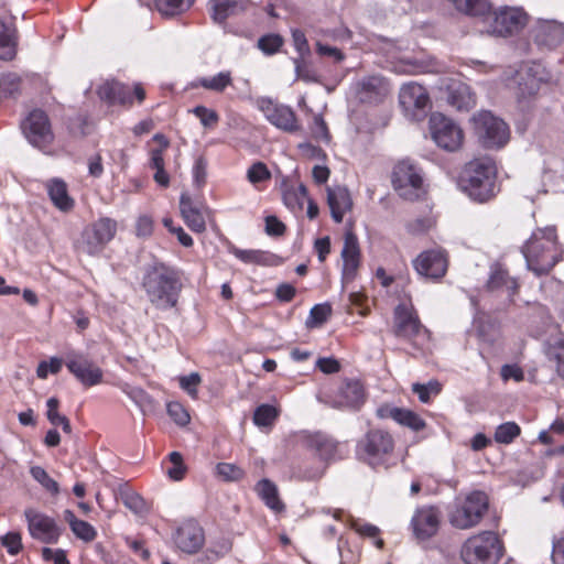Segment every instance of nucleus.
I'll return each mask as SVG.
<instances>
[{
	"mask_svg": "<svg viewBox=\"0 0 564 564\" xmlns=\"http://www.w3.org/2000/svg\"><path fill=\"white\" fill-rule=\"evenodd\" d=\"M24 516L30 535L45 544H55L62 535V528L54 518L35 509H26Z\"/></svg>",
	"mask_w": 564,
	"mask_h": 564,
	"instance_id": "4468645a",
	"label": "nucleus"
},
{
	"mask_svg": "<svg viewBox=\"0 0 564 564\" xmlns=\"http://www.w3.org/2000/svg\"><path fill=\"white\" fill-rule=\"evenodd\" d=\"M532 32L535 43L547 48H553L564 41V24L554 20L539 21Z\"/></svg>",
	"mask_w": 564,
	"mask_h": 564,
	"instance_id": "b1692460",
	"label": "nucleus"
},
{
	"mask_svg": "<svg viewBox=\"0 0 564 564\" xmlns=\"http://www.w3.org/2000/svg\"><path fill=\"white\" fill-rule=\"evenodd\" d=\"M116 232L115 220L107 217L100 218L83 230L79 249L89 256L98 254L113 239Z\"/></svg>",
	"mask_w": 564,
	"mask_h": 564,
	"instance_id": "9d476101",
	"label": "nucleus"
},
{
	"mask_svg": "<svg viewBox=\"0 0 564 564\" xmlns=\"http://www.w3.org/2000/svg\"><path fill=\"white\" fill-rule=\"evenodd\" d=\"M488 508V498L482 491H474L457 498L448 511L449 523L459 530L475 527Z\"/></svg>",
	"mask_w": 564,
	"mask_h": 564,
	"instance_id": "423d86ee",
	"label": "nucleus"
},
{
	"mask_svg": "<svg viewBox=\"0 0 564 564\" xmlns=\"http://www.w3.org/2000/svg\"><path fill=\"white\" fill-rule=\"evenodd\" d=\"M447 254L442 249H432L422 252L414 260V268L420 275L430 279H440L447 271Z\"/></svg>",
	"mask_w": 564,
	"mask_h": 564,
	"instance_id": "aec40b11",
	"label": "nucleus"
},
{
	"mask_svg": "<svg viewBox=\"0 0 564 564\" xmlns=\"http://www.w3.org/2000/svg\"><path fill=\"white\" fill-rule=\"evenodd\" d=\"M473 121L475 132L485 148L499 149L509 141V127L490 111L478 112L473 117Z\"/></svg>",
	"mask_w": 564,
	"mask_h": 564,
	"instance_id": "1a4fd4ad",
	"label": "nucleus"
},
{
	"mask_svg": "<svg viewBox=\"0 0 564 564\" xmlns=\"http://www.w3.org/2000/svg\"><path fill=\"white\" fill-rule=\"evenodd\" d=\"M430 130L435 143L446 151H456L463 143L464 133L460 127L440 112L431 116Z\"/></svg>",
	"mask_w": 564,
	"mask_h": 564,
	"instance_id": "f8f14e48",
	"label": "nucleus"
},
{
	"mask_svg": "<svg viewBox=\"0 0 564 564\" xmlns=\"http://www.w3.org/2000/svg\"><path fill=\"white\" fill-rule=\"evenodd\" d=\"M279 416L276 408L270 404L259 405L253 413V423L259 427L272 426Z\"/></svg>",
	"mask_w": 564,
	"mask_h": 564,
	"instance_id": "79ce46f5",
	"label": "nucleus"
},
{
	"mask_svg": "<svg viewBox=\"0 0 564 564\" xmlns=\"http://www.w3.org/2000/svg\"><path fill=\"white\" fill-rule=\"evenodd\" d=\"M502 554V542L491 531L470 536L462 547V558L466 564H496Z\"/></svg>",
	"mask_w": 564,
	"mask_h": 564,
	"instance_id": "20e7f679",
	"label": "nucleus"
},
{
	"mask_svg": "<svg viewBox=\"0 0 564 564\" xmlns=\"http://www.w3.org/2000/svg\"><path fill=\"white\" fill-rule=\"evenodd\" d=\"M354 90L360 102L378 105L383 102L391 94V85L386 77L372 74L356 80Z\"/></svg>",
	"mask_w": 564,
	"mask_h": 564,
	"instance_id": "2eb2a0df",
	"label": "nucleus"
},
{
	"mask_svg": "<svg viewBox=\"0 0 564 564\" xmlns=\"http://www.w3.org/2000/svg\"><path fill=\"white\" fill-rule=\"evenodd\" d=\"M528 269L536 275L546 274L561 260L563 250L554 227L538 228L521 249Z\"/></svg>",
	"mask_w": 564,
	"mask_h": 564,
	"instance_id": "f257e3e1",
	"label": "nucleus"
},
{
	"mask_svg": "<svg viewBox=\"0 0 564 564\" xmlns=\"http://www.w3.org/2000/svg\"><path fill=\"white\" fill-rule=\"evenodd\" d=\"M400 106L406 113L415 115L417 110H425L430 105L426 89L414 82L404 84L399 93Z\"/></svg>",
	"mask_w": 564,
	"mask_h": 564,
	"instance_id": "5701e85b",
	"label": "nucleus"
},
{
	"mask_svg": "<svg viewBox=\"0 0 564 564\" xmlns=\"http://www.w3.org/2000/svg\"><path fill=\"white\" fill-rule=\"evenodd\" d=\"M180 210L186 226L194 232L206 230L205 218L197 207L194 206L188 193L184 192L180 197Z\"/></svg>",
	"mask_w": 564,
	"mask_h": 564,
	"instance_id": "c756f323",
	"label": "nucleus"
},
{
	"mask_svg": "<svg viewBox=\"0 0 564 564\" xmlns=\"http://www.w3.org/2000/svg\"><path fill=\"white\" fill-rule=\"evenodd\" d=\"M283 199L290 208H302L304 200L307 199V189L302 184L295 188L286 189L283 194Z\"/></svg>",
	"mask_w": 564,
	"mask_h": 564,
	"instance_id": "09e8293b",
	"label": "nucleus"
},
{
	"mask_svg": "<svg viewBox=\"0 0 564 564\" xmlns=\"http://www.w3.org/2000/svg\"><path fill=\"white\" fill-rule=\"evenodd\" d=\"M496 175L497 169L492 159H475L465 165L459 186L471 199L487 202L496 195Z\"/></svg>",
	"mask_w": 564,
	"mask_h": 564,
	"instance_id": "7ed1b4c3",
	"label": "nucleus"
},
{
	"mask_svg": "<svg viewBox=\"0 0 564 564\" xmlns=\"http://www.w3.org/2000/svg\"><path fill=\"white\" fill-rule=\"evenodd\" d=\"M327 203L332 218L335 223H341L344 215L350 210L352 200L347 188L341 186L327 188Z\"/></svg>",
	"mask_w": 564,
	"mask_h": 564,
	"instance_id": "cd10ccee",
	"label": "nucleus"
},
{
	"mask_svg": "<svg viewBox=\"0 0 564 564\" xmlns=\"http://www.w3.org/2000/svg\"><path fill=\"white\" fill-rule=\"evenodd\" d=\"M172 467L167 469V475L172 480H182L186 473V467L183 463V457L178 452H172L169 455Z\"/></svg>",
	"mask_w": 564,
	"mask_h": 564,
	"instance_id": "864d4df0",
	"label": "nucleus"
},
{
	"mask_svg": "<svg viewBox=\"0 0 564 564\" xmlns=\"http://www.w3.org/2000/svg\"><path fill=\"white\" fill-rule=\"evenodd\" d=\"M547 356L556 362V371L564 379V336H556L550 341Z\"/></svg>",
	"mask_w": 564,
	"mask_h": 564,
	"instance_id": "a19ab883",
	"label": "nucleus"
},
{
	"mask_svg": "<svg viewBox=\"0 0 564 564\" xmlns=\"http://www.w3.org/2000/svg\"><path fill=\"white\" fill-rule=\"evenodd\" d=\"M20 89L21 78L17 74H8L0 79V96L15 97Z\"/></svg>",
	"mask_w": 564,
	"mask_h": 564,
	"instance_id": "8fccbe9b",
	"label": "nucleus"
},
{
	"mask_svg": "<svg viewBox=\"0 0 564 564\" xmlns=\"http://www.w3.org/2000/svg\"><path fill=\"white\" fill-rule=\"evenodd\" d=\"M30 474L51 495L57 496L59 494L57 481H55L43 467L33 466L30 469Z\"/></svg>",
	"mask_w": 564,
	"mask_h": 564,
	"instance_id": "c03bdc74",
	"label": "nucleus"
},
{
	"mask_svg": "<svg viewBox=\"0 0 564 564\" xmlns=\"http://www.w3.org/2000/svg\"><path fill=\"white\" fill-rule=\"evenodd\" d=\"M142 285L151 304L161 311L176 306L182 284L174 271L164 265L149 269Z\"/></svg>",
	"mask_w": 564,
	"mask_h": 564,
	"instance_id": "f03ea898",
	"label": "nucleus"
},
{
	"mask_svg": "<svg viewBox=\"0 0 564 564\" xmlns=\"http://www.w3.org/2000/svg\"><path fill=\"white\" fill-rule=\"evenodd\" d=\"M247 178L251 184L256 185L269 181L271 178V172L264 163L256 162L248 169Z\"/></svg>",
	"mask_w": 564,
	"mask_h": 564,
	"instance_id": "5fc2aeb1",
	"label": "nucleus"
},
{
	"mask_svg": "<svg viewBox=\"0 0 564 564\" xmlns=\"http://www.w3.org/2000/svg\"><path fill=\"white\" fill-rule=\"evenodd\" d=\"M316 53L319 56H327L334 59L336 63H340L345 59V54L337 47L324 44L321 41L315 43Z\"/></svg>",
	"mask_w": 564,
	"mask_h": 564,
	"instance_id": "0e129e2a",
	"label": "nucleus"
},
{
	"mask_svg": "<svg viewBox=\"0 0 564 564\" xmlns=\"http://www.w3.org/2000/svg\"><path fill=\"white\" fill-rule=\"evenodd\" d=\"M391 182L394 191L405 200H417L426 193L422 170L408 159L394 165Z\"/></svg>",
	"mask_w": 564,
	"mask_h": 564,
	"instance_id": "0eeeda50",
	"label": "nucleus"
},
{
	"mask_svg": "<svg viewBox=\"0 0 564 564\" xmlns=\"http://www.w3.org/2000/svg\"><path fill=\"white\" fill-rule=\"evenodd\" d=\"M180 387L186 391L192 398L197 397V388L200 383V376L197 372H192L188 376L180 378Z\"/></svg>",
	"mask_w": 564,
	"mask_h": 564,
	"instance_id": "680f3d73",
	"label": "nucleus"
},
{
	"mask_svg": "<svg viewBox=\"0 0 564 564\" xmlns=\"http://www.w3.org/2000/svg\"><path fill=\"white\" fill-rule=\"evenodd\" d=\"M97 94L101 100L110 105H121L124 107L132 105L131 89L129 86L116 80H107L101 84L97 89Z\"/></svg>",
	"mask_w": 564,
	"mask_h": 564,
	"instance_id": "bb28decb",
	"label": "nucleus"
},
{
	"mask_svg": "<svg viewBox=\"0 0 564 564\" xmlns=\"http://www.w3.org/2000/svg\"><path fill=\"white\" fill-rule=\"evenodd\" d=\"M21 129L26 140L40 150L50 147L54 140L50 119L41 109L32 110L21 122Z\"/></svg>",
	"mask_w": 564,
	"mask_h": 564,
	"instance_id": "9b49d317",
	"label": "nucleus"
},
{
	"mask_svg": "<svg viewBox=\"0 0 564 564\" xmlns=\"http://www.w3.org/2000/svg\"><path fill=\"white\" fill-rule=\"evenodd\" d=\"M332 313L328 304H317L312 307L310 312V322L312 325H319L324 323Z\"/></svg>",
	"mask_w": 564,
	"mask_h": 564,
	"instance_id": "69168bd1",
	"label": "nucleus"
},
{
	"mask_svg": "<svg viewBox=\"0 0 564 564\" xmlns=\"http://www.w3.org/2000/svg\"><path fill=\"white\" fill-rule=\"evenodd\" d=\"M167 413L181 426L189 423V414L180 402L167 403Z\"/></svg>",
	"mask_w": 564,
	"mask_h": 564,
	"instance_id": "bf43d9fd",
	"label": "nucleus"
},
{
	"mask_svg": "<svg viewBox=\"0 0 564 564\" xmlns=\"http://www.w3.org/2000/svg\"><path fill=\"white\" fill-rule=\"evenodd\" d=\"M256 490L271 510L280 512L284 509V505L279 498L276 486L269 479L260 480L257 484Z\"/></svg>",
	"mask_w": 564,
	"mask_h": 564,
	"instance_id": "f704fd0d",
	"label": "nucleus"
},
{
	"mask_svg": "<svg viewBox=\"0 0 564 564\" xmlns=\"http://www.w3.org/2000/svg\"><path fill=\"white\" fill-rule=\"evenodd\" d=\"M47 193L53 204L63 212H68L74 206V200L68 195L67 185L62 180H51L47 185Z\"/></svg>",
	"mask_w": 564,
	"mask_h": 564,
	"instance_id": "473e14b6",
	"label": "nucleus"
},
{
	"mask_svg": "<svg viewBox=\"0 0 564 564\" xmlns=\"http://www.w3.org/2000/svg\"><path fill=\"white\" fill-rule=\"evenodd\" d=\"M362 384L357 380H347L337 390L319 399L325 404L339 410H358L365 402Z\"/></svg>",
	"mask_w": 564,
	"mask_h": 564,
	"instance_id": "ddd939ff",
	"label": "nucleus"
},
{
	"mask_svg": "<svg viewBox=\"0 0 564 564\" xmlns=\"http://www.w3.org/2000/svg\"><path fill=\"white\" fill-rule=\"evenodd\" d=\"M232 85L230 70L219 72L214 76L200 77L197 79V86L215 93H223L228 86Z\"/></svg>",
	"mask_w": 564,
	"mask_h": 564,
	"instance_id": "e433bc0d",
	"label": "nucleus"
},
{
	"mask_svg": "<svg viewBox=\"0 0 564 564\" xmlns=\"http://www.w3.org/2000/svg\"><path fill=\"white\" fill-rule=\"evenodd\" d=\"M17 30L0 20V59L12 61L17 55Z\"/></svg>",
	"mask_w": 564,
	"mask_h": 564,
	"instance_id": "2f4dec72",
	"label": "nucleus"
},
{
	"mask_svg": "<svg viewBox=\"0 0 564 564\" xmlns=\"http://www.w3.org/2000/svg\"><path fill=\"white\" fill-rule=\"evenodd\" d=\"M283 37L275 33H270L261 36L258 40V47L267 55L275 54L283 45Z\"/></svg>",
	"mask_w": 564,
	"mask_h": 564,
	"instance_id": "49530a36",
	"label": "nucleus"
},
{
	"mask_svg": "<svg viewBox=\"0 0 564 564\" xmlns=\"http://www.w3.org/2000/svg\"><path fill=\"white\" fill-rule=\"evenodd\" d=\"M192 112L200 120V123L205 128H213L219 121L218 113L213 109L206 108L205 106H196Z\"/></svg>",
	"mask_w": 564,
	"mask_h": 564,
	"instance_id": "6e6d98bb",
	"label": "nucleus"
},
{
	"mask_svg": "<svg viewBox=\"0 0 564 564\" xmlns=\"http://www.w3.org/2000/svg\"><path fill=\"white\" fill-rule=\"evenodd\" d=\"M441 524L440 511L431 506L419 508L412 519L411 527L417 540L424 541L434 536Z\"/></svg>",
	"mask_w": 564,
	"mask_h": 564,
	"instance_id": "412c9836",
	"label": "nucleus"
},
{
	"mask_svg": "<svg viewBox=\"0 0 564 564\" xmlns=\"http://www.w3.org/2000/svg\"><path fill=\"white\" fill-rule=\"evenodd\" d=\"M302 443L306 449L315 453L318 459L327 464L339 457V443L325 433H305Z\"/></svg>",
	"mask_w": 564,
	"mask_h": 564,
	"instance_id": "6ab92c4d",
	"label": "nucleus"
},
{
	"mask_svg": "<svg viewBox=\"0 0 564 564\" xmlns=\"http://www.w3.org/2000/svg\"><path fill=\"white\" fill-rule=\"evenodd\" d=\"M216 475L224 481H239L245 477V471L235 464L219 463L216 466Z\"/></svg>",
	"mask_w": 564,
	"mask_h": 564,
	"instance_id": "a18cd8bd",
	"label": "nucleus"
},
{
	"mask_svg": "<svg viewBox=\"0 0 564 564\" xmlns=\"http://www.w3.org/2000/svg\"><path fill=\"white\" fill-rule=\"evenodd\" d=\"M487 286L491 291L505 289L508 295L511 296L517 292L518 283L505 270L496 269L491 272Z\"/></svg>",
	"mask_w": 564,
	"mask_h": 564,
	"instance_id": "c9c22d12",
	"label": "nucleus"
},
{
	"mask_svg": "<svg viewBox=\"0 0 564 564\" xmlns=\"http://www.w3.org/2000/svg\"><path fill=\"white\" fill-rule=\"evenodd\" d=\"M527 23V14L518 8H501L494 13L490 33L498 36L511 35Z\"/></svg>",
	"mask_w": 564,
	"mask_h": 564,
	"instance_id": "a211bd4d",
	"label": "nucleus"
},
{
	"mask_svg": "<svg viewBox=\"0 0 564 564\" xmlns=\"http://www.w3.org/2000/svg\"><path fill=\"white\" fill-rule=\"evenodd\" d=\"M42 557L44 561L53 562L54 564H69V561L66 557V552L62 549H42Z\"/></svg>",
	"mask_w": 564,
	"mask_h": 564,
	"instance_id": "774afa93",
	"label": "nucleus"
},
{
	"mask_svg": "<svg viewBox=\"0 0 564 564\" xmlns=\"http://www.w3.org/2000/svg\"><path fill=\"white\" fill-rule=\"evenodd\" d=\"M393 334L417 349L427 348L430 343L429 329L422 325L413 306L404 303L394 308Z\"/></svg>",
	"mask_w": 564,
	"mask_h": 564,
	"instance_id": "39448f33",
	"label": "nucleus"
},
{
	"mask_svg": "<svg viewBox=\"0 0 564 564\" xmlns=\"http://www.w3.org/2000/svg\"><path fill=\"white\" fill-rule=\"evenodd\" d=\"M327 467V463L317 458L312 463H305L302 466H300L297 470L294 471V477H296L300 480H317L324 476Z\"/></svg>",
	"mask_w": 564,
	"mask_h": 564,
	"instance_id": "4c0bfd02",
	"label": "nucleus"
},
{
	"mask_svg": "<svg viewBox=\"0 0 564 564\" xmlns=\"http://www.w3.org/2000/svg\"><path fill=\"white\" fill-rule=\"evenodd\" d=\"M398 423L415 432L422 431L425 427V421L419 414L406 409L401 410Z\"/></svg>",
	"mask_w": 564,
	"mask_h": 564,
	"instance_id": "603ef678",
	"label": "nucleus"
},
{
	"mask_svg": "<svg viewBox=\"0 0 564 564\" xmlns=\"http://www.w3.org/2000/svg\"><path fill=\"white\" fill-rule=\"evenodd\" d=\"M119 495L123 505L132 512L137 514L147 512L148 508L144 499L131 488H121Z\"/></svg>",
	"mask_w": 564,
	"mask_h": 564,
	"instance_id": "ea45409f",
	"label": "nucleus"
},
{
	"mask_svg": "<svg viewBox=\"0 0 564 564\" xmlns=\"http://www.w3.org/2000/svg\"><path fill=\"white\" fill-rule=\"evenodd\" d=\"M63 361L57 357H52L50 361H42L39 364L36 375L41 379H45L51 373H57L62 369Z\"/></svg>",
	"mask_w": 564,
	"mask_h": 564,
	"instance_id": "e2e57ef3",
	"label": "nucleus"
},
{
	"mask_svg": "<svg viewBox=\"0 0 564 564\" xmlns=\"http://www.w3.org/2000/svg\"><path fill=\"white\" fill-rule=\"evenodd\" d=\"M394 441L390 433L383 430H371L358 443L357 455L360 460L376 467L383 465L392 455Z\"/></svg>",
	"mask_w": 564,
	"mask_h": 564,
	"instance_id": "6e6552de",
	"label": "nucleus"
},
{
	"mask_svg": "<svg viewBox=\"0 0 564 564\" xmlns=\"http://www.w3.org/2000/svg\"><path fill=\"white\" fill-rule=\"evenodd\" d=\"M520 434V427L514 422L500 424L495 432V440L498 443L509 444Z\"/></svg>",
	"mask_w": 564,
	"mask_h": 564,
	"instance_id": "de8ad7c7",
	"label": "nucleus"
},
{
	"mask_svg": "<svg viewBox=\"0 0 564 564\" xmlns=\"http://www.w3.org/2000/svg\"><path fill=\"white\" fill-rule=\"evenodd\" d=\"M295 74L299 79L306 83H313L317 80V76L311 65L307 62V57H295L293 58Z\"/></svg>",
	"mask_w": 564,
	"mask_h": 564,
	"instance_id": "3c124183",
	"label": "nucleus"
},
{
	"mask_svg": "<svg viewBox=\"0 0 564 564\" xmlns=\"http://www.w3.org/2000/svg\"><path fill=\"white\" fill-rule=\"evenodd\" d=\"M173 540L178 550L184 553H196L204 544L205 535L202 527L195 521H186L177 528Z\"/></svg>",
	"mask_w": 564,
	"mask_h": 564,
	"instance_id": "4be33fe9",
	"label": "nucleus"
},
{
	"mask_svg": "<svg viewBox=\"0 0 564 564\" xmlns=\"http://www.w3.org/2000/svg\"><path fill=\"white\" fill-rule=\"evenodd\" d=\"M246 9L243 0H210L212 18L217 23H224L229 17L236 15Z\"/></svg>",
	"mask_w": 564,
	"mask_h": 564,
	"instance_id": "7c9ffc66",
	"label": "nucleus"
},
{
	"mask_svg": "<svg viewBox=\"0 0 564 564\" xmlns=\"http://www.w3.org/2000/svg\"><path fill=\"white\" fill-rule=\"evenodd\" d=\"M152 140L158 143V148L150 150L149 165L151 169L155 170L153 175L154 181L160 186L167 187L170 185V176L164 169L163 153L170 147V141L162 133L154 134Z\"/></svg>",
	"mask_w": 564,
	"mask_h": 564,
	"instance_id": "393cba45",
	"label": "nucleus"
},
{
	"mask_svg": "<svg viewBox=\"0 0 564 564\" xmlns=\"http://www.w3.org/2000/svg\"><path fill=\"white\" fill-rule=\"evenodd\" d=\"M0 541L11 555H15L22 550V538L19 532H8L0 538Z\"/></svg>",
	"mask_w": 564,
	"mask_h": 564,
	"instance_id": "13d9d810",
	"label": "nucleus"
},
{
	"mask_svg": "<svg viewBox=\"0 0 564 564\" xmlns=\"http://www.w3.org/2000/svg\"><path fill=\"white\" fill-rule=\"evenodd\" d=\"M455 9L464 14L485 18L491 14L488 0H447Z\"/></svg>",
	"mask_w": 564,
	"mask_h": 564,
	"instance_id": "72a5a7b5",
	"label": "nucleus"
},
{
	"mask_svg": "<svg viewBox=\"0 0 564 564\" xmlns=\"http://www.w3.org/2000/svg\"><path fill=\"white\" fill-rule=\"evenodd\" d=\"M65 365L69 372L85 387H93L102 381V370L83 354H68Z\"/></svg>",
	"mask_w": 564,
	"mask_h": 564,
	"instance_id": "f3484780",
	"label": "nucleus"
},
{
	"mask_svg": "<svg viewBox=\"0 0 564 564\" xmlns=\"http://www.w3.org/2000/svg\"><path fill=\"white\" fill-rule=\"evenodd\" d=\"M257 107L267 120L276 128L288 132H293L297 129L295 113L290 107L278 104L268 97L258 98Z\"/></svg>",
	"mask_w": 564,
	"mask_h": 564,
	"instance_id": "dca6fc26",
	"label": "nucleus"
},
{
	"mask_svg": "<svg viewBox=\"0 0 564 564\" xmlns=\"http://www.w3.org/2000/svg\"><path fill=\"white\" fill-rule=\"evenodd\" d=\"M230 252L245 263H259L262 259V252L256 250H243L231 247Z\"/></svg>",
	"mask_w": 564,
	"mask_h": 564,
	"instance_id": "338daca9",
	"label": "nucleus"
},
{
	"mask_svg": "<svg viewBox=\"0 0 564 564\" xmlns=\"http://www.w3.org/2000/svg\"><path fill=\"white\" fill-rule=\"evenodd\" d=\"M341 259L343 275L347 279H352L360 263V248L358 238L351 230L345 234Z\"/></svg>",
	"mask_w": 564,
	"mask_h": 564,
	"instance_id": "a878e982",
	"label": "nucleus"
},
{
	"mask_svg": "<svg viewBox=\"0 0 564 564\" xmlns=\"http://www.w3.org/2000/svg\"><path fill=\"white\" fill-rule=\"evenodd\" d=\"M292 42L295 51L299 53L297 57H308L311 55L310 45L303 31L299 29L293 30Z\"/></svg>",
	"mask_w": 564,
	"mask_h": 564,
	"instance_id": "052dcab7",
	"label": "nucleus"
},
{
	"mask_svg": "<svg viewBox=\"0 0 564 564\" xmlns=\"http://www.w3.org/2000/svg\"><path fill=\"white\" fill-rule=\"evenodd\" d=\"M447 102L459 111H468L475 107L476 98L468 85L453 80L447 86Z\"/></svg>",
	"mask_w": 564,
	"mask_h": 564,
	"instance_id": "c85d7f7f",
	"label": "nucleus"
},
{
	"mask_svg": "<svg viewBox=\"0 0 564 564\" xmlns=\"http://www.w3.org/2000/svg\"><path fill=\"white\" fill-rule=\"evenodd\" d=\"M194 0H154L156 10L165 17H174L188 10Z\"/></svg>",
	"mask_w": 564,
	"mask_h": 564,
	"instance_id": "58836bf2",
	"label": "nucleus"
},
{
	"mask_svg": "<svg viewBox=\"0 0 564 564\" xmlns=\"http://www.w3.org/2000/svg\"><path fill=\"white\" fill-rule=\"evenodd\" d=\"M412 391L422 403H429L432 397L440 394L442 384L437 380H431L425 384L413 383Z\"/></svg>",
	"mask_w": 564,
	"mask_h": 564,
	"instance_id": "37998d69",
	"label": "nucleus"
},
{
	"mask_svg": "<svg viewBox=\"0 0 564 564\" xmlns=\"http://www.w3.org/2000/svg\"><path fill=\"white\" fill-rule=\"evenodd\" d=\"M70 530L76 538L85 542H91L97 536L96 529L90 523L84 520H78L77 523L70 528Z\"/></svg>",
	"mask_w": 564,
	"mask_h": 564,
	"instance_id": "4d7b16f0",
	"label": "nucleus"
}]
</instances>
